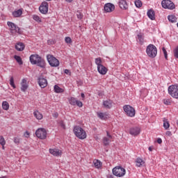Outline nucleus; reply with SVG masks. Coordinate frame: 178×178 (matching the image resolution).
I'll use <instances>...</instances> for the list:
<instances>
[{
    "label": "nucleus",
    "instance_id": "obj_1",
    "mask_svg": "<svg viewBox=\"0 0 178 178\" xmlns=\"http://www.w3.org/2000/svg\"><path fill=\"white\" fill-rule=\"evenodd\" d=\"M29 59L32 65H37L40 67H45V60L38 54H32Z\"/></svg>",
    "mask_w": 178,
    "mask_h": 178
},
{
    "label": "nucleus",
    "instance_id": "obj_2",
    "mask_svg": "<svg viewBox=\"0 0 178 178\" xmlns=\"http://www.w3.org/2000/svg\"><path fill=\"white\" fill-rule=\"evenodd\" d=\"M74 134H75L76 137L77 138H79V140H85V138H87V133H86V131L81 127L80 126H75L73 129Z\"/></svg>",
    "mask_w": 178,
    "mask_h": 178
},
{
    "label": "nucleus",
    "instance_id": "obj_3",
    "mask_svg": "<svg viewBox=\"0 0 178 178\" xmlns=\"http://www.w3.org/2000/svg\"><path fill=\"white\" fill-rule=\"evenodd\" d=\"M146 53L149 58H155L158 54V49L154 44H149L146 49Z\"/></svg>",
    "mask_w": 178,
    "mask_h": 178
},
{
    "label": "nucleus",
    "instance_id": "obj_4",
    "mask_svg": "<svg viewBox=\"0 0 178 178\" xmlns=\"http://www.w3.org/2000/svg\"><path fill=\"white\" fill-rule=\"evenodd\" d=\"M112 172L117 177H123L126 175V170L120 166L113 168Z\"/></svg>",
    "mask_w": 178,
    "mask_h": 178
},
{
    "label": "nucleus",
    "instance_id": "obj_5",
    "mask_svg": "<svg viewBox=\"0 0 178 178\" xmlns=\"http://www.w3.org/2000/svg\"><path fill=\"white\" fill-rule=\"evenodd\" d=\"M7 24L9 27V30L11 33V34H16V33H18V34H22V30H20V28L17 26L15 23L12 22H8Z\"/></svg>",
    "mask_w": 178,
    "mask_h": 178
},
{
    "label": "nucleus",
    "instance_id": "obj_6",
    "mask_svg": "<svg viewBox=\"0 0 178 178\" xmlns=\"http://www.w3.org/2000/svg\"><path fill=\"white\" fill-rule=\"evenodd\" d=\"M47 59L50 66L52 67H58V66H59V60L56 59L54 56L48 54L47 56Z\"/></svg>",
    "mask_w": 178,
    "mask_h": 178
},
{
    "label": "nucleus",
    "instance_id": "obj_7",
    "mask_svg": "<svg viewBox=\"0 0 178 178\" xmlns=\"http://www.w3.org/2000/svg\"><path fill=\"white\" fill-rule=\"evenodd\" d=\"M123 109L126 115L129 116V118H134V116H136V110L133 106L130 105H125L123 106Z\"/></svg>",
    "mask_w": 178,
    "mask_h": 178
},
{
    "label": "nucleus",
    "instance_id": "obj_8",
    "mask_svg": "<svg viewBox=\"0 0 178 178\" xmlns=\"http://www.w3.org/2000/svg\"><path fill=\"white\" fill-rule=\"evenodd\" d=\"M161 6L164 9H170V10H173L176 8L173 1L170 0H163L161 1Z\"/></svg>",
    "mask_w": 178,
    "mask_h": 178
},
{
    "label": "nucleus",
    "instance_id": "obj_9",
    "mask_svg": "<svg viewBox=\"0 0 178 178\" xmlns=\"http://www.w3.org/2000/svg\"><path fill=\"white\" fill-rule=\"evenodd\" d=\"M35 135L38 138H40V140H45V138H47V130L44 128H39L36 130Z\"/></svg>",
    "mask_w": 178,
    "mask_h": 178
},
{
    "label": "nucleus",
    "instance_id": "obj_10",
    "mask_svg": "<svg viewBox=\"0 0 178 178\" xmlns=\"http://www.w3.org/2000/svg\"><path fill=\"white\" fill-rule=\"evenodd\" d=\"M48 2L43 1L39 7V10L40 13H42L43 15H47L48 13Z\"/></svg>",
    "mask_w": 178,
    "mask_h": 178
},
{
    "label": "nucleus",
    "instance_id": "obj_11",
    "mask_svg": "<svg viewBox=\"0 0 178 178\" xmlns=\"http://www.w3.org/2000/svg\"><path fill=\"white\" fill-rule=\"evenodd\" d=\"M68 101L70 104V105H73L74 106H79V108H81L83 106V102L77 100V99L74 98V97H71L70 99H68Z\"/></svg>",
    "mask_w": 178,
    "mask_h": 178
},
{
    "label": "nucleus",
    "instance_id": "obj_12",
    "mask_svg": "<svg viewBox=\"0 0 178 178\" xmlns=\"http://www.w3.org/2000/svg\"><path fill=\"white\" fill-rule=\"evenodd\" d=\"M104 10L106 13H111L115 10V5L111 3H107L104 5Z\"/></svg>",
    "mask_w": 178,
    "mask_h": 178
},
{
    "label": "nucleus",
    "instance_id": "obj_13",
    "mask_svg": "<svg viewBox=\"0 0 178 178\" xmlns=\"http://www.w3.org/2000/svg\"><path fill=\"white\" fill-rule=\"evenodd\" d=\"M97 72L100 74H106V73L108 72V68L104 66V65H99V67H97Z\"/></svg>",
    "mask_w": 178,
    "mask_h": 178
},
{
    "label": "nucleus",
    "instance_id": "obj_14",
    "mask_svg": "<svg viewBox=\"0 0 178 178\" xmlns=\"http://www.w3.org/2000/svg\"><path fill=\"white\" fill-rule=\"evenodd\" d=\"M129 134L131 136H138L140 134V128L136 127L129 129Z\"/></svg>",
    "mask_w": 178,
    "mask_h": 178
},
{
    "label": "nucleus",
    "instance_id": "obj_15",
    "mask_svg": "<svg viewBox=\"0 0 178 178\" xmlns=\"http://www.w3.org/2000/svg\"><path fill=\"white\" fill-rule=\"evenodd\" d=\"M38 83L41 88H45L48 84V82L44 78H39Z\"/></svg>",
    "mask_w": 178,
    "mask_h": 178
},
{
    "label": "nucleus",
    "instance_id": "obj_16",
    "mask_svg": "<svg viewBox=\"0 0 178 178\" xmlns=\"http://www.w3.org/2000/svg\"><path fill=\"white\" fill-rule=\"evenodd\" d=\"M112 100L111 99L103 101V106L106 109H111V108H112Z\"/></svg>",
    "mask_w": 178,
    "mask_h": 178
},
{
    "label": "nucleus",
    "instance_id": "obj_17",
    "mask_svg": "<svg viewBox=\"0 0 178 178\" xmlns=\"http://www.w3.org/2000/svg\"><path fill=\"white\" fill-rule=\"evenodd\" d=\"M49 152L54 156H60L62 155V152L57 149H50Z\"/></svg>",
    "mask_w": 178,
    "mask_h": 178
},
{
    "label": "nucleus",
    "instance_id": "obj_18",
    "mask_svg": "<svg viewBox=\"0 0 178 178\" xmlns=\"http://www.w3.org/2000/svg\"><path fill=\"white\" fill-rule=\"evenodd\" d=\"M21 90H27L29 88V82H27V79H23L21 82Z\"/></svg>",
    "mask_w": 178,
    "mask_h": 178
},
{
    "label": "nucleus",
    "instance_id": "obj_19",
    "mask_svg": "<svg viewBox=\"0 0 178 178\" xmlns=\"http://www.w3.org/2000/svg\"><path fill=\"white\" fill-rule=\"evenodd\" d=\"M147 15L151 20H155V11H154V10H149L147 13Z\"/></svg>",
    "mask_w": 178,
    "mask_h": 178
},
{
    "label": "nucleus",
    "instance_id": "obj_20",
    "mask_svg": "<svg viewBox=\"0 0 178 178\" xmlns=\"http://www.w3.org/2000/svg\"><path fill=\"white\" fill-rule=\"evenodd\" d=\"M168 93L172 98H178V90H168Z\"/></svg>",
    "mask_w": 178,
    "mask_h": 178
},
{
    "label": "nucleus",
    "instance_id": "obj_21",
    "mask_svg": "<svg viewBox=\"0 0 178 178\" xmlns=\"http://www.w3.org/2000/svg\"><path fill=\"white\" fill-rule=\"evenodd\" d=\"M23 15V10L22 9H19L17 10H15L13 12V16L14 17H20Z\"/></svg>",
    "mask_w": 178,
    "mask_h": 178
},
{
    "label": "nucleus",
    "instance_id": "obj_22",
    "mask_svg": "<svg viewBox=\"0 0 178 178\" xmlns=\"http://www.w3.org/2000/svg\"><path fill=\"white\" fill-rule=\"evenodd\" d=\"M119 6L121 9H127V2L126 0H120L119 1Z\"/></svg>",
    "mask_w": 178,
    "mask_h": 178
},
{
    "label": "nucleus",
    "instance_id": "obj_23",
    "mask_svg": "<svg viewBox=\"0 0 178 178\" xmlns=\"http://www.w3.org/2000/svg\"><path fill=\"white\" fill-rule=\"evenodd\" d=\"M15 49L17 51H22L24 50V44L22 42H19L15 45Z\"/></svg>",
    "mask_w": 178,
    "mask_h": 178
},
{
    "label": "nucleus",
    "instance_id": "obj_24",
    "mask_svg": "<svg viewBox=\"0 0 178 178\" xmlns=\"http://www.w3.org/2000/svg\"><path fill=\"white\" fill-rule=\"evenodd\" d=\"M168 19L169 22H171V23H176L177 22V17L174 15H168Z\"/></svg>",
    "mask_w": 178,
    "mask_h": 178
},
{
    "label": "nucleus",
    "instance_id": "obj_25",
    "mask_svg": "<svg viewBox=\"0 0 178 178\" xmlns=\"http://www.w3.org/2000/svg\"><path fill=\"white\" fill-rule=\"evenodd\" d=\"M138 40L139 43L143 45V44H144V34L143 33H139L138 35Z\"/></svg>",
    "mask_w": 178,
    "mask_h": 178
},
{
    "label": "nucleus",
    "instance_id": "obj_26",
    "mask_svg": "<svg viewBox=\"0 0 178 178\" xmlns=\"http://www.w3.org/2000/svg\"><path fill=\"white\" fill-rule=\"evenodd\" d=\"M97 117L99 118V119H102V120H105L106 119V114L101 112H97Z\"/></svg>",
    "mask_w": 178,
    "mask_h": 178
},
{
    "label": "nucleus",
    "instance_id": "obj_27",
    "mask_svg": "<svg viewBox=\"0 0 178 178\" xmlns=\"http://www.w3.org/2000/svg\"><path fill=\"white\" fill-rule=\"evenodd\" d=\"M144 163H145V162H144V161H143L141 159V158H138L136 159V166H138V168L143 166V165H144Z\"/></svg>",
    "mask_w": 178,
    "mask_h": 178
},
{
    "label": "nucleus",
    "instance_id": "obj_28",
    "mask_svg": "<svg viewBox=\"0 0 178 178\" xmlns=\"http://www.w3.org/2000/svg\"><path fill=\"white\" fill-rule=\"evenodd\" d=\"M33 115H34L35 118H36V119H38V120H41V119H42V114H41L38 111H35L33 113Z\"/></svg>",
    "mask_w": 178,
    "mask_h": 178
},
{
    "label": "nucleus",
    "instance_id": "obj_29",
    "mask_svg": "<svg viewBox=\"0 0 178 178\" xmlns=\"http://www.w3.org/2000/svg\"><path fill=\"white\" fill-rule=\"evenodd\" d=\"M163 127L165 130H168V129L170 127V124H169V121H168L165 118L163 119Z\"/></svg>",
    "mask_w": 178,
    "mask_h": 178
},
{
    "label": "nucleus",
    "instance_id": "obj_30",
    "mask_svg": "<svg viewBox=\"0 0 178 178\" xmlns=\"http://www.w3.org/2000/svg\"><path fill=\"white\" fill-rule=\"evenodd\" d=\"M95 62L97 67L102 65V60L99 57L95 58Z\"/></svg>",
    "mask_w": 178,
    "mask_h": 178
},
{
    "label": "nucleus",
    "instance_id": "obj_31",
    "mask_svg": "<svg viewBox=\"0 0 178 178\" xmlns=\"http://www.w3.org/2000/svg\"><path fill=\"white\" fill-rule=\"evenodd\" d=\"M2 107L4 111H8V109H9V103H8V102H3Z\"/></svg>",
    "mask_w": 178,
    "mask_h": 178
},
{
    "label": "nucleus",
    "instance_id": "obj_32",
    "mask_svg": "<svg viewBox=\"0 0 178 178\" xmlns=\"http://www.w3.org/2000/svg\"><path fill=\"white\" fill-rule=\"evenodd\" d=\"M14 58L19 65H23V60H22V58L20 56H15Z\"/></svg>",
    "mask_w": 178,
    "mask_h": 178
},
{
    "label": "nucleus",
    "instance_id": "obj_33",
    "mask_svg": "<svg viewBox=\"0 0 178 178\" xmlns=\"http://www.w3.org/2000/svg\"><path fill=\"white\" fill-rule=\"evenodd\" d=\"M10 86H11L13 88H16V85H15V79L13 76H11L10 79Z\"/></svg>",
    "mask_w": 178,
    "mask_h": 178
},
{
    "label": "nucleus",
    "instance_id": "obj_34",
    "mask_svg": "<svg viewBox=\"0 0 178 178\" xmlns=\"http://www.w3.org/2000/svg\"><path fill=\"white\" fill-rule=\"evenodd\" d=\"M94 165L97 168V169H99L101 168V161L98 160H95L93 161Z\"/></svg>",
    "mask_w": 178,
    "mask_h": 178
},
{
    "label": "nucleus",
    "instance_id": "obj_35",
    "mask_svg": "<svg viewBox=\"0 0 178 178\" xmlns=\"http://www.w3.org/2000/svg\"><path fill=\"white\" fill-rule=\"evenodd\" d=\"M33 20H35L38 23H41V18L40 17V16H38L37 15H34L33 16Z\"/></svg>",
    "mask_w": 178,
    "mask_h": 178
},
{
    "label": "nucleus",
    "instance_id": "obj_36",
    "mask_svg": "<svg viewBox=\"0 0 178 178\" xmlns=\"http://www.w3.org/2000/svg\"><path fill=\"white\" fill-rule=\"evenodd\" d=\"M135 6L136 8H141V6H143V2L140 0L135 1Z\"/></svg>",
    "mask_w": 178,
    "mask_h": 178
},
{
    "label": "nucleus",
    "instance_id": "obj_37",
    "mask_svg": "<svg viewBox=\"0 0 178 178\" xmlns=\"http://www.w3.org/2000/svg\"><path fill=\"white\" fill-rule=\"evenodd\" d=\"M0 144H1V145H5L6 144L5 138H3V136H0Z\"/></svg>",
    "mask_w": 178,
    "mask_h": 178
},
{
    "label": "nucleus",
    "instance_id": "obj_38",
    "mask_svg": "<svg viewBox=\"0 0 178 178\" xmlns=\"http://www.w3.org/2000/svg\"><path fill=\"white\" fill-rule=\"evenodd\" d=\"M174 56L178 59V46L174 49Z\"/></svg>",
    "mask_w": 178,
    "mask_h": 178
},
{
    "label": "nucleus",
    "instance_id": "obj_39",
    "mask_svg": "<svg viewBox=\"0 0 178 178\" xmlns=\"http://www.w3.org/2000/svg\"><path fill=\"white\" fill-rule=\"evenodd\" d=\"M103 143L104 145H109V139L106 137H104L103 139Z\"/></svg>",
    "mask_w": 178,
    "mask_h": 178
},
{
    "label": "nucleus",
    "instance_id": "obj_40",
    "mask_svg": "<svg viewBox=\"0 0 178 178\" xmlns=\"http://www.w3.org/2000/svg\"><path fill=\"white\" fill-rule=\"evenodd\" d=\"M168 90H178L177 85H172L168 87Z\"/></svg>",
    "mask_w": 178,
    "mask_h": 178
},
{
    "label": "nucleus",
    "instance_id": "obj_41",
    "mask_svg": "<svg viewBox=\"0 0 178 178\" xmlns=\"http://www.w3.org/2000/svg\"><path fill=\"white\" fill-rule=\"evenodd\" d=\"M162 51L163 52L165 59L168 60V51H166V49H165V47H163Z\"/></svg>",
    "mask_w": 178,
    "mask_h": 178
},
{
    "label": "nucleus",
    "instance_id": "obj_42",
    "mask_svg": "<svg viewBox=\"0 0 178 178\" xmlns=\"http://www.w3.org/2000/svg\"><path fill=\"white\" fill-rule=\"evenodd\" d=\"M163 104L165 105H170V104H171L170 99H163Z\"/></svg>",
    "mask_w": 178,
    "mask_h": 178
},
{
    "label": "nucleus",
    "instance_id": "obj_43",
    "mask_svg": "<svg viewBox=\"0 0 178 178\" xmlns=\"http://www.w3.org/2000/svg\"><path fill=\"white\" fill-rule=\"evenodd\" d=\"M59 125H60V127H62V129H63L64 130L66 129V125L65 124V122H63V121H60Z\"/></svg>",
    "mask_w": 178,
    "mask_h": 178
},
{
    "label": "nucleus",
    "instance_id": "obj_44",
    "mask_svg": "<svg viewBox=\"0 0 178 178\" xmlns=\"http://www.w3.org/2000/svg\"><path fill=\"white\" fill-rule=\"evenodd\" d=\"M65 42H67V44H71L72 38H70V37H66L65 38Z\"/></svg>",
    "mask_w": 178,
    "mask_h": 178
},
{
    "label": "nucleus",
    "instance_id": "obj_45",
    "mask_svg": "<svg viewBox=\"0 0 178 178\" xmlns=\"http://www.w3.org/2000/svg\"><path fill=\"white\" fill-rule=\"evenodd\" d=\"M14 143L15 144H19L20 143V139L17 137L14 138Z\"/></svg>",
    "mask_w": 178,
    "mask_h": 178
},
{
    "label": "nucleus",
    "instance_id": "obj_46",
    "mask_svg": "<svg viewBox=\"0 0 178 178\" xmlns=\"http://www.w3.org/2000/svg\"><path fill=\"white\" fill-rule=\"evenodd\" d=\"M76 16L78 19H83V14L80 13L79 11L76 13Z\"/></svg>",
    "mask_w": 178,
    "mask_h": 178
},
{
    "label": "nucleus",
    "instance_id": "obj_47",
    "mask_svg": "<svg viewBox=\"0 0 178 178\" xmlns=\"http://www.w3.org/2000/svg\"><path fill=\"white\" fill-rule=\"evenodd\" d=\"M24 137H26V138H29V137H30V133L29 131H25V133L24 134Z\"/></svg>",
    "mask_w": 178,
    "mask_h": 178
},
{
    "label": "nucleus",
    "instance_id": "obj_48",
    "mask_svg": "<svg viewBox=\"0 0 178 178\" xmlns=\"http://www.w3.org/2000/svg\"><path fill=\"white\" fill-rule=\"evenodd\" d=\"M54 92H56V94H60L63 92V90H54Z\"/></svg>",
    "mask_w": 178,
    "mask_h": 178
},
{
    "label": "nucleus",
    "instance_id": "obj_49",
    "mask_svg": "<svg viewBox=\"0 0 178 178\" xmlns=\"http://www.w3.org/2000/svg\"><path fill=\"white\" fill-rule=\"evenodd\" d=\"M53 117L54 118H58V116H59V114L57 112H54L53 114Z\"/></svg>",
    "mask_w": 178,
    "mask_h": 178
},
{
    "label": "nucleus",
    "instance_id": "obj_50",
    "mask_svg": "<svg viewBox=\"0 0 178 178\" xmlns=\"http://www.w3.org/2000/svg\"><path fill=\"white\" fill-rule=\"evenodd\" d=\"M165 134L168 136V137H170L172 136V132L170 131H167Z\"/></svg>",
    "mask_w": 178,
    "mask_h": 178
},
{
    "label": "nucleus",
    "instance_id": "obj_51",
    "mask_svg": "<svg viewBox=\"0 0 178 178\" xmlns=\"http://www.w3.org/2000/svg\"><path fill=\"white\" fill-rule=\"evenodd\" d=\"M157 143H158V144H162V139L161 138H159L157 139Z\"/></svg>",
    "mask_w": 178,
    "mask_h": 178
},
{
    "label": "nucleus",
    "instance_id": "obj_52",
    "mask_svg": "<svg viewBox=\"0 0 178 178\" xmlns=\"http://www.w3.org/2000/svg\"><path fill=\"white\" fill-rule=\"evenodd\" d=\"M107 178H115V176H113V175H111V174H108V175H107Z\"/></svg>",
    "mask_w": 178,
    "mask_h": 178
},
{
    "label": "nucleus",
    "instance_id": "obj_53",
    "mask_svg": "<svg viewBox=\"0 0 178 178\" xmlns=\"http://www.w3.org/2000/svg\"><path fill=\"white\" fill-rule=\"evenodd\" d=\"M65 74H70V70H65Z\"/></svg>",
    "mask_w": 178,
    "mask_h": 178
},
{
    "label": "nucleus",
    "instance_id": "obj_54",
    "mask_svg": "<svg viewBox=\"0 0 178 178\" xmlns=\"http://www.w3.org/2000/svg\"><path fill=\"white\" fill-rule=\"evenodd\" d=\"M54 90H62V88H60L58 85L54 86Z\"/></svg>",
    "mask_w": 178,
    "mask_h": 178
},
{
    "label": "nucleus",
    "instance_id": "obj_55",
    "mask_svg": "<svg viewBox=\"0 0 178 178\" xmlns=\"http://www.w3.org/2000/svg\"><path fill=\"white\" fill-rule=\"evenodd\" d=\"M98 95L99 97H104V92H99Z\"/></svg>",
    "mask_w": 178,
    "mask_h": 178
},
{
    "label": "nucleus",
    "instance_id": "obj_56",
    "mask_svg": "<svg viewBox=\"0 0 178 178\" xmlns=\"http://www.w3.org/2000/svg\"><path fill=\"white\" fill-rule=\"evenodd\" d=\"M106 134H107V137H108V138H112V136H111V134H109V131H106Z\"/></svg>",
    "mask_w": 178,
    "mask_h": 178
},
{
    "label": "nucleus",
    "instance_id": "obj_57",
    "mask_svg": "<svg viewBox=\"0 0 178 178\" xmlns=\"http://www.w3.org/2000/svg\"><path fill=\"white\" fill-rule=\"evenodd\" d=\"M81 97L83 99L86 98V95H84V93L81 94Z\"/></svg>",
    "mask_w": 178,
    "mask_h": 178
},
{
    "label": "nucleus",
    "instance_id": "obj_58",
    "mask_svg": "<svg viewBox=\"0 0 178 178\" xmlns=\"http://www.w3.org/2000/svg\"><path fill=\"white\" fill-rule=\"evenodd\" d=\"M152 148H153L152 147H149V151H150V152L152 151Z\"/></svg>",
    "mask_w": 178,
    "mask_h": 178
},
{
    "label": "nucleus",
    "instance_id": "obj_59",
    "mask_svg": "<svg viewBox=\"0 0 178 178\" xmlns=\"http://www.w3.org/2000/svg\"><path fill=\"white\" fill-rule=\"evenodd\" d=\"M2 146V149H5V145H1Z\"/></svg>",
    "mask_w": 178,
    "mask_h": 178
},
{
    "label": "nucleus",
    "instance_id": "obj_60",
    "mask_svg": "<svg viewBox=\"0 0 178 178\" xmlns=\"http://www.w3.org/2000/svg\"><path fill=\"white\" fill-rule=\"evenodd\" d=\"M66 1V2H72V1H73V0H65Z\"/></svg>",
    "mask_w": 178,
    "mask_h": 178
},
{
    "label": "nucleus",
    "instance_id": "obj_61",
    "mask_svg": "<svg viewBox=\"0 0 178 178\" xmlns=\"http://www.w3.org/2000/svg\"><path fill=\"white\" fill-rule=\"evenodd\" d=\"M0 178H6V176L1 177Z\"/></svg>",
    "mask_w": 178,
    "mask_h": 178
},
{
    "label": "nucleus",
    "instance_id": "obj_62",
    "mask_svg": "<svg viewBox=\"0 0 178 178\" xmlns=\"http://www.w3.org/2000/svg\"><path fill=\"white\" fill-rule=\"evenodd\" d=\"M177 124L178 125V121L177 122Z\"/></svg>",
    "mask_w": 178,
    "mask_h": 178
},
{
    "label": "nucleus",
    "instance_id": "obj_63",
    "mask_svg": "<svg viewBox=\"0 0 178 178\" xmlns=\"http://www.w3.org/2000/svg\"><path fill=\"white\" fill-rule=\"evenodd\" d=\"M48 42L49 43V40H48Z\"/></svg>",
    "mask_w": 178,
    "mask_h": 178
},
{
    "label": "nucleus",
    "instance_id": "obj_64",
    "mask_svg": "<svg viewBox=\"0 0 178 178\" xmlns=\"http://www.w3.org/2000/svg\"><path fill=\"white\" fill-rule=\"evenodd\" d=\"M47 1H51V0H47Z\"/></svg>",
    "mask_w": 178,
    "mask_h": 178
}]
</instances>
